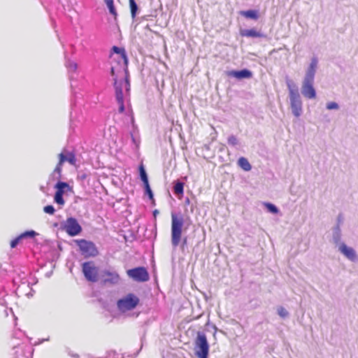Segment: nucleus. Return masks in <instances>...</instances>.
Wrapping results in <instances>:
<instances>
[{
    "label": "nucleus",
    "instance_id": "1",
    "mask_svg": "<svg viewBox=\"0 0 358 358\" xmlns=\"http://www.w3.org/2000/svg\"><path fill=\"white\" fill-rule=\"evenodd\" d=\"M318 66V60L313 57L308 66L306 69L305 75L301 82V92L302 95L308 99L316 98V90L314 87L315 77Z\"/></svg>",
    "mask_w": 358,
    "mask_h": 358
},
{
    "label": "nucleus",
    "instance_id": "2",
    "mask_svg": "<svg viewBox=\"0 0 358 358\" xmlns=\"http://www.w3.org/2000/svg\"><path fill=\"white\" fill-rule=\"evenodd\" d=\"M286 85L289 91V99L292 113L296 117H299L303 113V103L298 87L292 80L289 78L286 79Z\"/></svg>",
    "mask_w": 358,
    "mask_h": 358
},
{
    "label": "nucleus",
    "instance_id": "3",
    "mask_svg": "<svg viewBox=\"0 0 358 358\" xmlns=\"http://www.w3.org/2000/svg\"><path fill=\"white\" fill-rule=\"evenodd\" d=\"M184 225V219L181 215H177L174 213H171V244L175 248L178 246L182 234V228Z\"/></svg>",
    "mask_w": 358,
    "mask_h": 358
},
{
    "label": "nucleus",
    "instance_id": "4",
    "mask_svg": "<svg viewBox=\"0 0 358 358\" xmlns=\"http://www.w3.org/2000/svg\"><path fill=\"white\" fill-rule=\"evenodd\" d=\"M194 354L198 358H208L209 345L203 331H198L194 340Z\"/></svg>",
    "mask_w": 358,
    "mask_h": 358
},
{
    "label": "nucleus",
    "instance_id": "5",
    "mask_svg": "<svg viewBox=\"0 0 358 358\" xmlns=\"http://www.w3.org/2000/svg\"><path fill=\"white\" fill-rule=\"evenodd\" d=\"M139 298L134 294H128L117 301V308L120 312L124 313L136 308L139 303Z\"/></svg>",
    "mask_w": 358,
    "mask_h": 358
},
{
    "label": "nucleus",
    "instance_id": "6",
    "mask_svg": "<svg viewBox=\"0 0 358 358\" xmlns=\"http://www.w3.org/2000/svg\"><path fill=\"white\" fill-rule=\"evenodd\" d=\"M76 242L85 257H95L98 255V250L94 243L85 239L78 240Z\"/></svg>",
    "mask_w": 358,
    "mask_h": 358
},
{
    "label": "nucleus",
    "instance_id": "7",
    "mask_svg": "<svg viewBox=\"0 0 358 358\" xmlns=\"http://www.w3.org/2000/svg\"><path fill=\"white\" fill-rule=\"evenodd\" d=\"M82 269L85 278L88 281L94 282L98 280V268L93 262L83 263Z\"/></svg>",
    "mask_w": 358,
    "mask_h": 358
},
{
    "label": "nucleus",
    "instance_id": "8",
    "mask_svg": "<svg viewBox=\"0 0 358 358\" xmlns=\"http://www.w3.org/2000/svg\"><path fill=\"white\" fill-rule=\"evenodd\" d=\"M125 73V77L124 80H117V78H114V87L115 90V98L116 99H124L122 87L123 86L125 87V90L129 92L130 90V83L129 80V73Z\"/></svg>",
    "mask_w": 358,
    "mask_h": 358
},
{
    "label": "nucleus",
    "instance_id": "9",
    "mask_svg": "<svg viewBox=\"0 0 358 358\" xmlns=\"http://www.w3.org/2000/svg\"><path fill=\"white\" fill-rule=\"evenodd\" d=\"M63 229L71 236H75L79 234L82 228L77 220L73 217H69L64 223Z\"/></svg>",
    "mask_w": 358,
    "mask_h": 358
},
{
    "label": "nucleus",
    "instance_id": "10",
    "mask_svg": "<svg viewBox=\"0 0 358 358\" xmlns=\"http://www.w3.org/2000/svg\"><path fill=\"white\" fill-rule=\"evenodd\" d=\"M127 275L137 282H145L149 280V275L144 267H137L127 271Z\"/></svg>",
    "mask_w": 358,
    "mask_h": 358
},
{
    "label": "nucleus",
    "instance_id": "11",
    "mask_svg": "<svg viewBox=\"0 0 358 358\" xmlns=\"http://www.w3.org/2000/svg\"><path fill=\"white\" fill-rule=\"evenodd\" d=\"M338 250L342 255H343L351 262H355L358 260L356 251L352 248L348 246L345 243H339Z\"/></svg>",
    "mask_w": 358,
    "mask_h": 358
},
{
    "label": "nucleus",
    "instance_id": "12",
    "mask_svg": "<svg viewBox=\"0 0 358 358\" xmlns=\"http://www.w3.org/2000/svg\"><path fill=\"white\" fill-rule=\"evenodd\" d=\"M227 75L239 80L250 78L252 76V72L248 69H243L241 71H231L227 73Z\"/></svg>",
    "mask_w": 358,
    "mask_h": 358
},
{
    "label": "nucleus",
    "instance_id": "13",
    "mask_svg": "<svg viewBox=\"0 0 358 358\" xmlns=\"http://www.w3.org/2000/svg\"><path fill=\"white\" fill-rule=\"evenodd\" d=\"M103 275L105 277L104 282L111 284H117L120 280L119 275L115 271H104Z\"/></svg>",
    "mask_w": 358,
    "mask_h": 358
},
{
    "label": "nucleus",
    "instance_id": "14",
    "mask_svg": "<svg viewBox=\"0 0 358 358\" xmlns=\"http://www.w3.org/2000/svg\"><path fill=\"white\" fill-rule=\"evenodd\" d=\"M112 50L114 52L120 55L121 59L122 60L123 62V70L126 73H127L128 59L127 57L125 50L124 48H118L117 46H113Z\"/></svg>",
    "mask_w": 358,
    "mask_h": 358
},
{
    "label": "nucleus",
    "instance_id": "15",
    "mask_svg": "<svg viewBox=\"0 0 358 358\" xmlns=\"http://www.w3.org/2000/svg\"><path fill=\"white\" fill-rule=\"evenodd\" d=\"M59 162L57 165L56 166L55 169H54L52 172V177L55 178L57 180H59L61 178V173H62V166L63 163L64 162V154L60 153L59 155Z\"/></svg>",
    "mask_w": 358,
    "mask_h": 358
},
{
    "label": "nucleus",
    "instance_id": "16",
    "mask_svg": "<svg viewBox=\"0 0 358 358\" xmlns=\"http://www.w3.org/2000/svg\"><path fill=\"white\" fill-rule=\"evenodd\" d=\"M240 34L242 36L251 38H262L264 36L262 33L257 31L255 29H243L241 31Z\"/></svg>",
    "mask_w": 358,
    "mask_h": 358
},
{
    "label": "nucleus",
    "instance_id": "17",
    "mask_svg": "<svg viewBox=\"0 0 358 358\" xmlns=\"http://www.w3.org/2000/svg\"><path fill=\"white\" fill-rule=\"evenodd\" d=\"M55 188L57 189L56 192H60L63 195L66 192H72V187L66 182L58 181Z\"/></svg>",
    "mask_w": 358,
    "mask_h": 358
},
{
    "label": "nucleus",
    "instance_id": "18",
    "mask_svg": "<svg viewBox=\"0 0 358 358\" xmlns=\"http://www.w3.org/2000/svg\"><path fill=\"white\" fill-rule=\"evenodd\" d=\"M332 238H333L334 243L338 247L339 245V243H343L341 241V228H340L338 224L337 226H336L335 227H334V229H333Z\"/></svg>",
    "mask_w": 358,
    "mask_h": 358
},
{
    "label": "nucleus",
    "instance_id": "19",
    "mask_svg": "<svg viewBox=\"0 0 358 358\" xmlns=\"http://www.w3.org/2000/svg\"><path fill=\"white\" fill-rule=\"evenodd\" d=\"M238 166L245 171H249L251 170L252 166L249 163L248 160L245 157H241L238 160Z\"/></svg>",
    "mask_w": 358,
    "mask_h": 358
},
{
    "label": "nucleus",
    "instance_id": "20",
    "mask_svg": "<svg viewBox=\"0 0 358 358\" xmlns=\"http://www.w3.org/2000/svg\"><path fill=\"white\" fill-rule=\"evenodd\" d=\"M240 13L241 15L252 20H257L259 17L258 12L255 10H243Z\"/></svg>",
    "mask_w": 358,
    "mask_h": 358
},
{
    "label": "nucleus",
    "instance_id": "21",
    "mask_svg": "<svg viewBox=\"0 0 358 358\" xmlns=\"http://www.w3.org/2000/svg\"><path fill=\"white\" fill-rule=\"evenodd\" d=\"M129 6L131 10V15L133 19L135 18L138 10V6L135 0H129Z\"/></svg>",
    "mask_w": 358,
    "mask_h": 358
},
{
    "label": "nucleus",
    "instance_id": "22",
    "mask_svg": "<svg viewBox=\"0 0 358 358\" xmlns=\"http://www.w3.org/2000/svg\"><path fill=\"white\" fill-rule=\"evenodd\" d=\"M105 3L109 10V12L114 16L117 15V13L114 6L113 0H105Z\"/></svg>",
    "mask_w": 358,
    "mask_h": 358
},
{
    "label": "nucleus",
    "instance_id": "23",
    "mask_svg": "<svg viewBox=\"0 0 358 358\" xmlns=\"http://www.w3.org/2000/svg\"><path fill=\"white\" fill-rule=\"evenodd\" d=\"M139 171H140L141 179L143 182V184L144 185L148 184L149 182H148V175H147L143 166H140Z\"/></svg>",
    "mask_w": 358,
    "mask_h": 358
},
{
    "label": "nucleus",
    "instance_id": "24",
    "mask_svg": "<svg viewBox=\"0 0 358 358\" xmlns=\"http://www.w3.org/2000/svg\"><path fill=\"white\" fill-rule=\"evenodd\" d=\"M184 184L181 182H177L173 187V190L176 194H182L183 193Z\"/></svg>",
    "mask_w": 358,
    "mask_h": 358
},
{
    "label": "nucleus",
    "instance_id": "25",
    "mask_svg": "<svg viewBox=\"0 0 358 358\" xmlns=\"http://www.w3.org/2000/svg\"><path fill=\"white\" fill-rule=\"evenodd\" d=\"M64 162H68L69 164L74 165L76 163L75 155L72 152H68L66 155H64Z\"/></svg>",
    "mask_w": 358,
    "mask_h": 358
},
{
    "label": "nucleus",
    "instance_id": "26",
    "mask_svg": "<svg viewBox=\"0 0 358 358\" xmlns=\"http://www.w3.org/2000/svg\"><path fill=\"white\" fill-rule=\"evenodd\" d=\"M326 108L329 110H338L340 109L338 103L335 101H329L326 104Z\"/></svg>",
    "mask_w": 358,
    "mask_h": 358
},
{
    "label": "nucleus",
    "instance_id": "27",
    "mask_svg": "<svg viewBox=\"0 0 358 358\" xmlns=\"http://www.w3.org/2000/svg\"><path fill=\"white\" fill-rule=\"evenodd\" d=\"M264 206L267 210L273 214H277L279 212L278 208L273 203H264Z\"/></svg>",
    "mask_w": 358,
    "mask_h": 358
},
{
    "label": "nucleus",
    "instance_id": "28",
    "mask_svg": "<svg viewBox=\"0 0 358 358\" xmlns=\"http://www.w3.org/2000/svg\"><path fill=\"white\" fill-rule=\"evenodd\" d=\"M54 200L57 204L62 206H63L65 203L63 199V194H61L60 192H55Z\"/></svg>",
    "mask_w": 358,
    "mask_h": 358
},
{
    "label": "nucleus",
    "instance_id": "29",
    "mask_svg": "<svg viewBox=\"0 0 358 358\" xmlns=\"http://www.w3.org/2000/svg\"><path fill=\"white\" fill-rule=\"evenodd\" d=\"M277 310L278 314L282 318L287 317L289 315L288 311L282 306L279 307Z\"/></svg>",
    "mask_w": 358,
    "mask_h": 358
},
{
    "label": "nucleus",
    "instance_id": "30",
    "mask_svg": "<svg viewBox=\"0 0 358 358\" xmlns=\"http://www.w3.org/2000/svg\"><path fill=\"white\" fill-rule=\"evenodd\" d=\"M37 235V233L35 231L31 230V231H27L22 234H20V238H24L26 237H34Z\"/></svg>",
    "mask_w": 358,
    "mask_h": 358
},
{
    "label": "nucleus",
    "instance_id": "31",
    "mask_svg": "<svg viewBox=\"0 0 358 358\" xmlns=\"http://www.w3.org/2000/svg\"><path fill=\"white\" fill-rule=\"evenodd\" d=\"M227 141H228V143L232 146H236L238 143V141L237 138L234 135L229 136Z\"/></svg>",
    "mask_w": 358,
    "mask_h": 358
},
{
    "label": "nucleus",
    "instance_id": "32",
    "mask_svg": "<svg viewBox=\"0 0 358 358\" xmlns=\"http://www.w3.org/2000/svg\"><path fill=\"white\" fill-rule=\"evenodd\" d=\"M145 194L148 195L149 199L151 200H153V193L152 192V189L150 187L149 183L144 185Z\"/></svg>",
    "mask_w": 358,
    "mask_h": 358
},
{
    "label": "nucleus",
    "instance_id": "33",
    "mask_svg": "<svg viewBox=\"0 0 358 358\" xmlns=\"http://www.w3.org/2000/svg\"><path fill=\"white\" fill-rule=\"evenodd\" d=\"M43 211L45 213H48V214H50V215H53L55 210V208L51 206V205H48V206H46L43 208Z\"/></svg>",
    "mask_w": 358,
    "mask_h": 358
},
{
    "label": "nucleus",
    "instance_id": "34",
    "mask_svg": "<svg viewBox=\"0 0 358 358\" xmlns=\"http://www.w3.org/2000/svg\"><path fill=\"white\" fill-rule=\"evenodd\" d=\"M66 66L69 70L74 71L77 69V64L73 62L69 61L66 63Z\"/></svg>",
    "mask_w": 358,
    "mask_h": 358
},
{
    "label": "nucleus",
    "instance_id": "35",
    "mask_svg": "<svg viewBox=\"0 0 358 358\" xmlns=\"http://www.w3.org/2000/svg\"><path fill=\"white\" fill-rule=\"evenodd\" d=\"M116 101L119 104V112L123 113L124 110V99H116Z\"/></svg>",
    "mask_w": 358,
    "mask_h": 358
},
{
    "label": "nucleus",
    "instance_id": "36",
    "mask_svg": "<svg viewBox=\"0 0 358 358\" xmlns=\"http://www.w3.org/2000/svg\"><path fill=\"white\" fill-rule=\"evenodd\" d=\"M22 239V238H20V236H19L18 237L15 238V239H13L11 242H10V247L12 248H14L17 246V245L18 244L19 241Z\"/></svg>",
    "mask_w": 358,
    "mask_h": 358
},
{
    "label": "nucleus",
    "instance_id": "37",
    "mask_svg": "<svg viewBox=\"0 0 358 358\" xmlns=\"http://www.w3.org/2000/svg\"><path fill=\"white\" fill-rule=\"evenodd\" d=\"M49 341V338H45V339H41V340H39L38 342H35V343H34V345H36L41 344V343H42L43 342H44V341Z\"/></svg>",
    "mask_w": 358,
    "mask_h": 358
},
{
    "label": "nucleus",
    "instance_id": "38",
    "mask_svg": "<svg viewBox=\"0 0 358 358\" xmlns=\"http://www.w3.org/2000/svg\"><path fill=\"white\" fill-rule=\"evenodd\" d=\"M131 139H132V141L134 144L136 145V146H138V142L136 140L135 137L134 136L133 134H131Z\"/></svg>",
    "mask_w": 358,
    "mask_h": 358
},
{
    "label": "nucleus",
    "instance_id": "39",
    "mask_svg": "<svg viewBox=\"0 0 358 358\" xmlns=\"http://www.w3.org/2000/svg\"><path fill=\"white\" fill-rule=\"evenodd\" d=\"M110 73H111L112 76H113L114 78H116L115 74V69L113 66L110 69Z\"/></svg>",
    "mask_w": 358,
    "mask_h": 358
},
{
    "label": "nucleus",
    "instance_id": "40",
    "mask_svg": "<svg viewBox=\"0 0 358 358\" xmlns=\"http://www.w3.org/2000/svg\"><path fill=\"white\" fill-rule=\"evenodd\" d=\"M187 237H185V238H183V240H182V244H183V245L187 244Z\"/></svg>",
    "mask_w": 358,
    "mask_h": 358
},
{
    "label": "nucleus",
    "instance_id": "41",
    "mask_svg": "<svg viewBox=\"0 0 358 358\" xmlns=\"http://www.w3.org/2000/svg\"><path fill=\"white\" fill-rule=\"evenodd\" d=\"M159 213V211L157 210H155L154 212H153V214L155 216H156V215H157Z\"/></svg>",
    "mask_w": 358,
    "mask_h": 358
}]
</instances>
